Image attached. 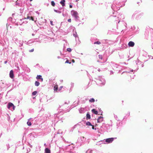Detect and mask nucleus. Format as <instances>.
<instances>
[{
	"label": "nucleus",
	"instance_id": "obj_1",
	"mask_svg": "<svg viewBox=\"0 0 153 153\" xmlns=\"http://www.w3.org/2000/svg\"><path fill=\"white\" fill-rule=\"evenodd\" d=\"M15 106L12 103L10 102L8 103L7 106V108L8 109L12 111H13L15 110Z\"/></svg>",
	"mask_w": 153,
	"mask_h": 153
},
{
	"label": "nucleus",
	"instance_id": "obj_30",
	"mask_svg": "<svg viewBox=\"0 0 153 153\" xmlns=\"http://www.w3.org/2000/svg\"><path fill=\"white\" fill-rule=\"evenodd\" d=\"M68 22H71V19H68Z\"/></svg>",
	"mask_w": 153,
	"mask_h": 153
},
{
	"label": "nucleus",
	"instance_id": "obj_4",
	"mask_svg": "<svg viewBox=\"0 0 153 153\" xmlns=\"http://www.w3.org/2000/svg\"><path fill=\"white\" fill-rule=\"evenodd\" d=\"M63 43L64 44L63 51L66 52L67 51V48H66V47L67 46L66 42L63 40Z\"/></svg>",
	"mask_w": 153,
	"mask_h": 153
},
{
	"label": "nucleus",
	"instance_id": "obj_24",
	"mask_svg": "<svg viewBox=\"0 0 153 153\" xmlns=\"http://www.w3.org/2000/svg\"><path fill=\"white\" fill-rule=\"evenodd\" d=\"M27 124L29 126H30L31 125V123L30 122H29V121L27 122Z\"/></svg>",
	"mask_w": 153,
	"mask_h": 153
},
{
	"label": "nucleus",
	"instance_id": "obj_35",
	"mask_svg": "<svg viewBox=\"0 0 153 153\" xmlns=\"http://www.w3.org/2000/svg\"><path fill=\"white\" fill-rule=\"evenodd\" d=\"M69 7L70 8H72V5L71 4H70Z\"/></svg>",
	"mask_w": 153,
	"mask_h": 153
},
{
	"label": "nucleus",
	"instance_id": "obj_42",
	"mask_svg": "<svg viewBox=\"0 0 153 153\" xmlns=\"http://www.w3.org/2000/svg\"><path fill=\"white\" fill-rule=\"evenodd\" d=\"M32 0H30V1H32Z\"/></svg>",
	"mask_w": 153,
	"mask_h": 153
},
{
	"label": "nucleus",
	"instance_id": "obj_15",
	"mask_svg": "<svg viewBox=\"0 0 153 153\" xmlns=\"http://www.w3.org/2000/svg\"><path fill=\"white\" fill-rule=\"evenodd\" d=\"M40 83L39 82L37 81H36L35 82V85L36 86H38L39 85Z\"/></svg>",
	"mask_w": 153,
	"mask_h": 153
},
{
	"label": "nucleus",
	"instance_id": "obj_45",
	"mask_svg": "<svg viewBox=\"0 0 153 153\" xmlns=\"http://www.w3.org/2000/svg\"><path fill=\"white\" fill-rule=\"evenodd\" d=\"M122 102L123 103V101H122Z\"/></svg>",
	"mask_w": 153,
	"mask_h": 153
},
{
	"label": "nucleus",
	"instance_id": "obj_17",
	"mask_svg": "<svg viewBox=\"0 0 153 153\" xmlns=\"http://www.w3.org/2000/svg\"><path fill=\"white\" fill-rule=\"evenodd\" d=\"M54 10L55 12L58 13H62L61 11L59 10H57L54 9Z\"/></svg>",
	"mask_w": 153,
	"mask_h": 153
},
{
	"label": "nucleus",
	"instance_id": "obj_20",
	"mask_svg": "<svg viewBox=\"0 0 153 153\" xmlns=\"http://www.w3.org/2000/svg\"><path fill=\"white\" fill-rule=\"evenodd\" d=\"M101 44V42L100 41H97L94 42V44H98L100 45Z\"/></svg>",
	"mask_w": 153,
	"mask_h": 153
},
{
	"label": "nucleus",
	"instance_id": "obj_12",
	"mask_svg": "<svg viewBox=\"0 0 153 153\" xmlns=\"http://www.w3.org/2000/svg\"><path fill=\"white\" fill-rule=\"evenodd\" d=\"M65 0H62L60 2L61 4L63 7L65 5Z\"/></svg>",
	"mask_w": 153,
	"mask_h": 153
},
{
	"label": "nucleus",
	"instance_id": "obj_27",
	"mask_svg": "<svg viewBox=\"0 0 153 153\" xmlns=\"http://www.w3.org/2000/svg\"><path fill=\"white\" fill-rule=\"evenodd\" d=\"M34 49L33 48V49H32L31 50H29V52H33L34 51Z\"/></svg>",
	"mask_w": 153,
	"mask_h": 153
},
{
	"label": "nucleus",
	"instance_id": "obj_11",
	"mask_svg": "<svg viewBox=\"0 0 153 153\" xmlns=\"http://www.w3.org/2000/svg\"><path fill=\"white\" fill-rule=\"evenodd\" d=\"M36 78L37 79H40L42 81H43V79L42 78V76L41 75H38L36 77Z\"/></svg>",
	"mask_w": 153,
	"mask_h": 153
},
{
	"label": "nucleus",
	"instance_id": "obj_41",
	"mask_svg": "<svg viewBox=\"0 0 153 153\" xmlns=\"http://www.w3.org/2000/svg\"><path fill=\"white\" fill-rule=\"evenodd\" d=\"M65 63H67V60H66V61L65 62Z\"/></svg>",
	"mask_w": 153,
	"mask_h": 153
},
{
	"label": "nucleus",
	"instance_id": "obj_13",
	"mask_svg": "<svg viewBox=\"0 0 153 153\" xmlns=\"http://www.w3.org/2000/svg\"><path fill=\"white\" fill-rule=\"evenodd\" d=\"M92 112L95 114H98V112L97 111L94 109H93L91 110Z\"/></svg>",
	"mask_w": 153,
	"mask_h": 153
},
{
	"label": "nucleus",
	"instance_id": "obj_6",
	"mask_svg": "<svg viewBox=\"0 0 153 153\" xmlns=\"http://www.w3.org/2000/svg\"><path fill=\"white\" fill-rule=\"evenodd\" d=\"M10 77L12 79L14 77V74H13V71L12 70H11L10 71Z\"/></svg>",
	"mask_w": 153,
	"mask_h": 153
},
{
	"label": "nucleus",
	"instance_id": "obj_9",
	"mask_svg": "<svg viewBox=\"0 0 153 153\" xmlns=\"http://www.w3.org/2000/svg\"><path fill=\"white\" fill-rule=\"evenodd\" d=\"M17 45L19 46H21L23 45V42L22 41L18 40Z\"/></svg>",
	"mask_w": 153,
	"mask_h": 153
},
{
	"label": "nucleus",
	"instance_id": "obj_5",
	"mask_svg": "<svg viewBox=\"0 0 153 153\" xmlns=\"http://www.w3.org/2000/svg\"><path fill=\"white\" fill-rule=\"evenodd\" d=\"M114 140V138H111L106 139L105 142L108 143H111Z\"/></svg>",
	"mask_w": 153,
	"mask_h": 153
},
{
	"label": "nucleus",
	"instance_id": "obj_8",
	"mask_svg": "<svg viewBox=\"0 0 153 153\" xmlns=\"http://www.w3.org/2000/svg\"><path fill=\"white\" fill-rule=\"evenodd\" d=\"M134 45V43L132 41L129 42L128 43V45L129 47H133Z\"/></svg>",
	"mask_w": 153,
	"mask_h": 153
},
{
	"label": "nucleus",
	"instance_id": "obj_29",
	"mask_svg": "<svg viewBox=\"0 0 153 153\" xmlns=\"http://www.w3.org/2000/svg\"><path fill=\"white\" fill-rule=\"evenodd\" d=\"M50 24L52 25H53V22L52 21H50Z\"/></svg>",
	"mask_w": 153,
	"mask_h": 153
},
{
	"label": "nucleus",
	"instance_id": "obj_34",
	"mask_svg": "<svg viewBox=\"0 0 153 153\" xmlns=\"http://www.w3.org/2000/svg\"><path fill=\"white\" fill-rule=\"evenodd\" d=\"M71 61L72 62H73V63H74L75 62V61L74 59H72Z\"/></svg>",
	"mask_w": 153,
	"mask_h": 153
},
{
	"label": "nucleus",
	"instance_id": "obj_28",
	"mask_svg": "<svg viewBox=\"0 0 153 153\" xmlns=\"http://www.w3.org/2000/svg\"><path fill=\"white\" fill-rule=\"evenodd\" d=\"M71 49L70 48H68V51L71 52Z\"/></svg>",
	"mask_w": 153,
	"mask_h": 153
},
{
	"label": "nucleus",
	"instance_id": "obj_19",
	"mask_svg": "<svg viewBox=\"0 0 153 153\" xmlns=\"http://www.w3.org/2000/svg\"><path fill=\"white\" fill-rule=\"evenodd\" d=\"M94 101L95 100L94 98H91L89 100V102H94Z\"/></svg>",
	"mask_w": 153,
	"mask_h": 153
},
{
	"label": "nucleus",
	"instance_id": "obj_46",
	"mask_svg": "<svg viewBox=\"0 0 153 153\" xmlns=\"http://www.w3.org/2000/svg\"><path fill=\"white\" fill-rule=\"evenodd\" d=\"M45 144H45H45H44V145H45Z\"/></svg>",
	"mask_w": 153,
	"mask_h": 153
},
{
	"label": "nucleus",
	"instance_id": "obj_22",
	"mask_svg": "<svg viewBox=\"0 0 153 153\" xmlns=\"http://www.w3.org/2000/svg\"><path fill=\"white\" fill-rule=\"evenodd\" d=\"M6 146H7V150H8L9 149V148L10 147L9 144L8 143V144H6Z\"/></svg>",
	"mask_w": 153,
	"mask_h": 153
},
{
	"label": "nucleus",
	"instance_id": "obj_26",
	"mask_svg": "<svg viewBox=\"0 0 153 153\" xmlns=\"http://www.w3.org/2000/svg\"><path fill=\"white\" fill-rule=\"evenodd\" d=\"M31 16H28L26 18H25V19H29L30 20V18Z\"/></svg>",
	"mask_w": 153,
	"mask_h": 153
},
{
	"label": "nucleus",
	"instance_id": "obj_21",
	"mask_svg": "<svg viewBox=\"0 0 153 153\" xmlns=\"http://www.w3.org/2000/svg\"><path fill=\"white\" fill-rule=\"evenodd\" d=\"M51 4L53 6H54L55 5V3L53 1H51Z\"/></svg>",
	"mask_w": 153,
	"mask_h": 153
},
{
	"label": "nucleus",
	"instance_id": "obj_32",
	"mask_svg": "<svg viewBox=\"0 0 153 153\" xmlns=\"http://www.w3.org/2000/svg\"><path fill=\"white\" fill-rule=\"evenodd\" d=\"M62 87H62V86H61V87H60V88H59V91L60 90L62 89Z\"/></svg>",
	"mask_w": 153,
	"mask_h": 153
},
{
	"label": "nucleus",
	"instance_id": "obj_33",
	"mask_svg": "<svg viewBox=\"0 0 153 153\" xmlns=\"http://www.w3.org/2000/svg\"><path fill=\"white\" fill-rule=\"evenodd\" d=\"M34 134H30V137H35L33 136Z\"/></svg>",
	"mask_w": 153,
	"mask_h": 153
},
{
	"label": "nucleus",
	"instance_id": "obj_3",
	"mask_svg": "<svg viewBox=\"0 0 153 153\" xmlns=\"http://www.w3.org/2000/svg\"><path fill=\"white\" fill-rule=\"evenodd\" d=\"M25 18L23 19H20L19 20V24L20 25H22L23 23L26 24L27 23V22L26 21H25Z\"/></svg>",
	"mask_w": 153,
	"mask_h": 153
},
{
	"label": "nucleus",
	"instance_id": "obj_47",
	"mask_svg": "<svg viewBox=\"0 0 153 153\" xmlns=\"http://www.w3.org/2000/svg\"><path fill=\"white\" fill-rule=\"evenodd\" d=\"M1 16V14H0V16Z\"/></svg>",
	"mask_w": 153,
	"mask_h": 153
},
{
	"label": "nucleus",
	"instance_id": "obj_10",
	"mask_svg": "<svg viewBox=\"0 0 153 153\" xmlns=\"http://www.w3.org/2000/svg\"><path fill=\"white\" fill-rule=\"evenodd\" d=\"M45 151V153H51L50 150L48 148H46Z\"/></svg>",
	"mask_w": 153,
	"mask_h": 153
},
{
	"label": "nucleus",
	"instance_id": "obj_18",
	"mask_svg": "<svg viewBox=\"0 0 153 153\" xmlns=\"http://www.w3.org/2000/svg\"><path fill=\"white\" fill-rule=\"evenodd\" d=\"M37 93V91H35L33 92L32 93V95L33 96H35L36 95Z\"/></svg>",
	"mask_w": 153,
	"mask_h": 153
},
{
	"label": "nucleus",
	"instance_id": "obj_38",
	"mask_svg": "<svg viewBox=\"0 0 153 153\" xmlns=\"http://www.w3.org/2000/svg\"><path fill=\"white\" fill-rule=\"evenodd\" d=\"M92 126V128L93 129H94V126L92 125V126Z\"/></svg>",
	"mask_w": 153,
	"mask_h": 153
},
{
	"label": "nucleus",
	"instance_id": "obj_25",
	"mask_svg": "<svg viewBox=\"0 0 153 153\" xmlns=\"http://www.w3.org/2000/svg\"><path fill=\"white\" fill-rule=\"evenodd\" d=\"M98 57L99 58L101 59H102V56L101 55H98Z\"/></svg>",
	"mask_w": 153,
	"mask_h": 153
},
{
	"label": "nucleus",
	"instance_id": "obj_40",
	"mask_svg": "<svg viewBox=\"0 0 153 153\" xmlns=\"http://www.w3.org/2000/svg\"><path fill=\"white\" fill-rule=\"evenodd\" d=\"M7 61H5L4 62V63L5 64H6V63H7Z\"/></svg>",
	"mask_w": 153,
	"mask_h": 153
},
{
	"label": "nucleus",
	"instance_id": "obj_14",
	"mask_svg": "<svg viewBox=\"0 0 153 153\" xmlns=\"http://www.w3.org/2000/svg\"><path fill=\"white\" fill-rule=\"evenodd\" d=\"M86 119H90L91 118V116L90 114L88 113H87L86 114Z\"/></svg>",
	"mask_w": 153,
	"mask_h": 153
},
{
	"label": "nucleus",
	"instance_id": "obj_23",
	"mask_svg": "<svg viewBox=\"0 0 153 153\" xmlns=\"http://www.w3.org/2000/svg\"><path fill=\"white\" fill-rule=\"evenodd\" d=\"M86 125L88 126H92V125L91 124V123L89 122H88L86 123Z\"/></svg>",
	"mask_w": 153,
	"mask_h": 153
},
{
	"label": "nucleus",
	"instance_id": "obj_48",
	"mask_svg": "<svg viewBox=\"0 0 153 153\" xmlns=\"http://www.w3.org/2000/svg\"><path fill=\"white\" fill-rule=\"evenodd\" d=\"M1 137V135H0V137Z\"/></svg>",
	"mask_w": 153,
	"mask_h": 153
},
{
	"label": "nucleus",
	"instance_id": "obj_43",
	"mask_svg": "<svg viewBox=\"0 0 153 153\" xmlns=\"http://www.w3.org/2000/svg\"><path fill=\"white\" fill-rule=\"evenodd\" d=\"M24 149V147H23V148H22V149Z\"/></svg>",
	"mask_w": 153,
	"mask_h": 153
},
{
	"label": "nucleus",
	"instance_id": "obj_16",
	"mask_svg": "<svg viewBox=\"0 0 153 153\" xmlns=\"http://www.w3.org/2000/svg\"><path fill=\"white\" fill-rule=\"evenodd\" d=\"M58 87L57 85H55L54 87V91H56L58 89Z\"/></svg>",
	"mask_w": 153,
	"mask_h": 153
},
{
	"label": "nucleus",
	"instance_id": "obj_39",
	"mask_svg": "<svg viewBox=\"0 0 153 153\" xmlns=\"http://www.w3.org/2000/svg\"><path fill=\"white\" fill-rule=\"evenodd\" d=\"M68 62V63H69V64H70L71 63V62H69V61L68 60V62Z\"/></svg>",
	"mask_w": 153,
	"mask_h": 153
},
{
	"label": "nucleus",
	"instance_id": "obj_2",
	"mask_svg": "<svg viewBox=\"0 0 153 153\" xmlns=\"http://www.w3.org/2000/svg\"><path fill=\"white\" fill-rule=\"evenodd\" d=\"M71 13L72 15L73 16H74L76 18H77L78 17V14L76 11H75L74 10H72L71 11Z\"/></svg>",
	"mask_w": 153,
	"mask_h": 153
},
{
	"label": "nucleus",
	"instance_id": "obj_31",
	"mask_svg": "<svg viewBox=\"0 0 153 153\" xmlns=\"http://www.w3.org/2000/svg\"><path fill=\"white\" fill-rule=\"evenodd\" d=\"M30 20H31L32 21H34V19H33V17H31V18H30Z\"/></svg>",
	"mask_w": 153,
	"mask_h": 153
},
{
	"label": "nucleus",
	"instance_id": "obj_7",
	"mask_svg": "<svg viewBox=\"0 0 153 153\" xmlns=\"http://www.w3.org/2000/svg\"><path fill=\"white\" fill-rule=\"evenodd\" d=\"M103 117L101 116H100L98 117L97 119V121L98 123H101L102 121L103 120Z\"/></svg>",
	"mask_w": 153,
	"mask_h": 153
},
{
	"label": "nucleus",
	"instance_id": "obj_37",
	"mask_svg": "<svg viewBox=\"0 0 153 153\" xmlns=\"http://www.w3.org/2000/svg\"><path fill=\"white\" fill-rule=\"evenodd\" d=\"M62 15L63 16L65 17V16H66V15L65 14H64V13H62Z\"/></svg>",
	"mask_w": 153,
	"mask_h": 153
},
{
	"label": "nucleus",
	"instance_id": "obj_44",
	"mask_svg": "<svg viewBox=\"0 0 153 153\" xmlns=\"http://www.w3.org/2000/svg\"><path fill=\"white\" fill-rule=\"evenodd\" d=\"M79 0H76V1H78Z\"/></svg>",
	"mask_w": 153,
	"mask_h": 153
},
{
	"label": "nucleus",
	"instance_id": "obj_36",
	"mask_svg": "<svg viewBox=\"0 0 153 153\" xmlns=\"http://www.w3.org/2000/svg\"><path fill=\"white\" fill-rule=\"evenodd\" d=\"M60 133H61V134H62V132H60L59 131V132L57 133V134H60Z\"/></svg>",
	"mask_w": 153,
	"mask_h": 153
}]
</instances>
